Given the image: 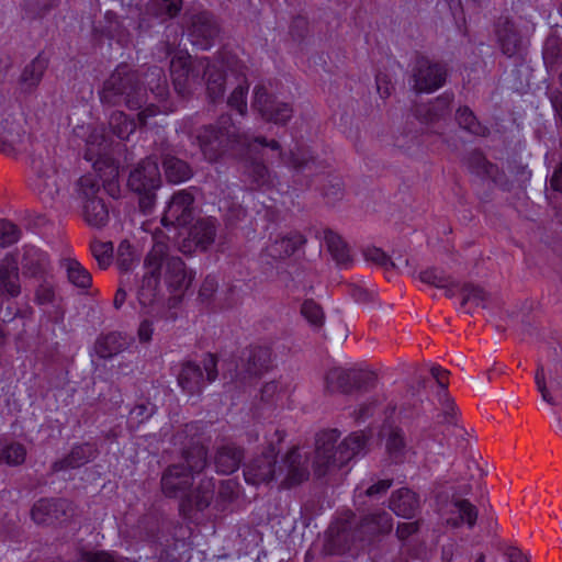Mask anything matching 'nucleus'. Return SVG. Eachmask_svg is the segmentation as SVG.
I'll return each instance as SVG.
<instances>
[{"mask_svg":"<svg viewBox=\"0 0 562 562\" xmlns=\"http://www.w3.org/2000/svg\"><path fill=\"white\" fill-rule=\"evenodd\" d=\"M325 243L333 259L338 266L348 267L352 261L348 245L333 231H325Z\"/></svg>","mask_w":562,"mask_h":562,"instance_id":"38","label":"nucleus"},{"mask_svg":"<svg viewBox=\"0 0 562 562\" xmlns=\"http://www.w3.org/2000/svg\"><path fill=\"white\" fill-rule=\"evenodd\" d=\"M21 15L26 20H36L46 15L56 4L57 0H14Z\"/></svg>","mask_w":562,"mask_h":562,"instance_id":"41","label":"nucleus"},{"mask_svg":"<svg viewBox=\"0 0 562 562\" xmlns=\"http://www.w3.org/2000/svg\"><path fill=\"white\" fill-rule=\"evenodd\" d=\"M159 7V14H166L169 18L176 16L181 8L182 0H154Z\"/></svg>","mask_w":562,"mask_h":562,"instance_id":"62","label":"nucleus"},{"mask_svg":"<svg viewBox=\"0 0 562 562\" xmlns=\"http://www.w3.org/2000/svg\"><path fill=\"white\" fill-rule=\"evenodd\" d=\"M127 184L134 192L156 191L160 184V171L156 160H142L130 173Z\"/></svg>","mask_w":562,"mask_h":562,"instance_id":"18","label":"nucleus"},{"mask_svg":"<svg viewBox=\"0 0 562 562\" xmlns=\"http://www.w3.org/2000/svg\"><path fill=\"white\" fill-rule=\"evenodd\" d=\"M72 513V504L67 499L42 498L33 505L31 516L38 525H49L66 519Z\"/></svg>","mask_w":562,"mask_h":562,"instance_id":"17","label":"nucleus"},{"mask_svg":"<svg viewBox=\"0 0 562 562\" xmlns=\"http://www.w3.org/2000/svg\"><path fill=\"white\" fill-rule=\"evenodd\" d=\"M310 454L292 448L278 465V479L282 488L300 485L310 477Z\"/></svg>","mask_w":562,"mask_h":562,"instance_id":"11","label":"nucleus"},{"mask_svg":"<svg viewBox=\"0 0 562 562\" xmlns=\"http://www.w3.org/2000/svg\"><path fill=\"white\" fill-rule=\"evenodd\" d=\"M25 137L24 126L13 119L0 121V151L12 154Z\"/></svg>","mask_w":562,"mask_h":562,"instance_id":"28","label":"nucleus"},{"mask_svg":"<svg viewBox=\"0 0 562 562\" xmlns=\"http://www.w3.org/2000/svg\"><path fill=\"white\" fill-rule=\"evenodd\" d=\"M220 34V26L212 13L201 11L189 18L187 35L190 43L199 49L211 48Z\"/></svg>","mask_w":562,"mask_h":562,"instance_id":"14","label":"nucleus"},{"mask_svg":"<svg viewBox=\"0 0 562 562\" xmlns=\"http://www.w3.org/2000/svg\"><path fill=\"white\" fill-rule=\"evenodd\" d=\"M392 529V518L386 512L368 515L359 524L358 532L361 540L369 539Z\"/></svg>","mask_w":562,"mask_h":562,"instance_id":"31","label":"nucleus"},{"mask_svg":"<svg viewBox=\"0 0 562 562\" xmlns=\"http://www.w3.org/2000/svg\"><path fill=\"white\" fill-rule=\"evenodd\" d=\"M238 496V483L234 480H224L221 482L215 507L224 510L226 506L233 503Z\"/></svg>","mask_w":562,"mask_h":562,"instance_id":"51","label":"nucleus"},{"mask_svg":"<svg viewBox=\"0 0 562 562\" xmlns=\"http://www.w3.org/2000/svg\"><path fill=\"white\" fill-rule=\"evenodd\" d=\"M145 97V90L138 85L136 72L132 71L127 65H120L113 71L105 80L100 94L101 101L109 105L124 103L131 110H140L137 117L142 125L147 123L148 117L158 113V109L153 104L143 109L146 103Z\"/></svg>","mask_w":562,"mask_h":562,"instance_id":"1","label":"nucleus"},{"mask_svg":"<svg viewBox=\"0 0 562 562\" xmlns=\"http://www.w3.org/2000/svg\"><path fill=\"white\" fill-rule=\"evenodd\" d=\"M453 506L459 513V517L447 519V525L458 528L465 522L469 528H473L477 520V508L468 499H456Z\"/></svg>","mask_w":562,"mask_h":562,"instance_id":"42","label":"nucleus"},{"mask_svg":"<svg viewBox=\"0 0 562 562\" xmlns=\"http://www.w3.org/2000/svg\"><path fill=\"white\" fill-rule=\"evenodd\" d=\"M128 347V341L121 333L101 335L94 342V351L102 359H110Z\"/></svg>","mask_w":562,"mask_h":562,"instance_id":"32","label":"nucleus"},{"mask_svg":"<svg viewBox=\"0 0 562 562\" xmlns=\"http://www.w3.org/2000/svg\"><path fill=\"white\" fill-rule=\"evenodd\" d=\"M418 279L423 283L432 285L435 288L446 289L448 296L453 295L452 291L449 289L450 284L452 283L450 277L437 268H428L422 271L418 274Z\"/></svg>","mask_w":562,"mask_h":562,"instance_id":"48","label":"nucleus"},{"mask_svg":"<svg viewBox=\"0 0 562 562\" xmlns=\"http://www.w3.org/2000/svg\"><path fill=\"white\" fill-rule=\"evenodd\" d=\"M432 445L431 440L419 439L412 431L408 440L404 429L397 426L390 427L385 438L386 452L395 462H404L408 453L415 454L418 449L428 457Z\"/></svg>","mask_w":562,"mask_h":562,"instance_id":"10","label":"nucleus"},{"mask_svg":"<svg viewBox=\"0 0 562 562\" xmlns=\"http://www.w3.org/2000/svg\"><path fill=\"white\" fill-rule=\"evenodd\" d=\"M456 119L461 128L473 135L485 136L487 133V128L476 120L474 113L468 106L459 108Z\"/></svg>","mask_w":562,"mask_h":562,"instance_id":"47","label":"nucleus"},{"mask_svg":"<svg viewBox=\"0 0 562 562\" xmlns=\"http://www.w3.org/2000/svg\"><path fill=\"white\" fill-rule=\"evenodd\" d=\"M46 69V61L43 58L36 57L27 64L20 77L21 89L30 92L38 86Z\"/></svg>","mask_w":562,"mask_h":562,"instance_id":"40","label":"nucleus"},{"mask_svg":"<svg viewBox=\"0 0 562 562\" xmlns=\"http://www.w3.org/2000/svg\"><path fill=\"white\" fill-rule=\"evenodd\" d=\"M162 166L169 182L180 183L192 177V170L188 162L172 155H166L164 157Z\"/></svg>","mask_w":562,"mask_h":562,"instance_id":"36","label":"nucleus"},{"mask_svg":"<svg viewBox=\"0 0 562 562\" xmlns=\"http://www.w3.org/2000/svg\"><path fill=\"white\" fill-rule=\"evenodd\" d=\"M42 283L37 286L35 292V301L41 304H50L55 299V288L49 277L42 278Z\"/></svg>","mask_w":562,"mask_h":562,"instance_id":"59","label":"nucleus"},{"mask_svg":"<svg viewBox=\"0 0 562 562\" xmlns=\"http://www.w3.org/2000/svg\"><path fill=\"white\" fill-rule=\"evenodd\" d=\"M392 486V480H380L376 483L372 484L364 491L361 487L356 488L355 499L357 503H362V498L364 496L375 497L382 494H385L387 490Z\"/></svg>","mask_w":562,"mask_h":562,"instance_id":"58","label":"nucleus"},{"mask_svg":"<svg viewBox=\"0 0 562 562\" xmlns=\"http://www.w3.org/2000/svg\"><path fill=\"white\" fill-rule=\"evenodd\" d=\"M249 86L245 81L239 83L228 97L227 103L232 109L238 111L240 115H245L247 113V93Z\"/></svg>","mask_w":562,"mask_h":562,"instance_id":"54","label":"nucleus"},{"mask_svg":"<svg viewBox=\"0 0 562 562\" xmlns=\"http://www.w3.org/2000/svg\"><path fill=\"white\" fill-rule=\"evenodd\" d=\"M21 267L25 277L37 280L50 277V261L48 256L34 246L23 247Z\"/></svg>","mask_w":562,"mask_h":562,"instance_id":"19","label":"nucleus"},{"mask_svg":"<svg viewBox=\"0 0 562 562\" xmlns=\"http://www.w3.org/2000/svg\"><path fill=\"white\" fill-rule=\"evenodd\" d=\"M271 362V351L268 347L256 346L247 351L245 372L249 376H257L268 370Z\"/></svg>","mask_w":562,"mask_h":562,"instance_id":"33","label":"nucleus"},{"mask_svg":"<svg viewBox=\"0 0 562 562\" xmlns=\"http://www.w3.org/2000/svg\"><path fill=\"white\" fill-rule=\"evenodd\" d=\"M452 101L453 94L443 93L428 104L417 106L416 116L425 123L439 122L449 116Z\"/></svg>","mask_w":562,"mask_h":562,"instance_id":"24","label":"nucleus"},{"mask_svg":"<svg viewBox=\"0 0 562 562\" xmlns=\"http://www.w3.org/2000/svg\"><path fill=\"white\" fill-rule=\"evenodd\" d=\"M97 453L95 447L91 443L78 445L65 458L54 462L52 468L55 472L77 469L93 460Z\"/></svg>","mask_w":562,"mask_h":562,"instance_id":"27","label":"nucleus"},{"mask_svg":"<svg viewBox=\"0 0 562 562\" xmlns=\"http://www.w3.org/2000/svg\"><path fill=\"white\" fill-rule=\"evenodd\" d=\"M154 244L144 259V274L137 289V301L143 308H153L162 300L160 281L165 279L170 254L167 237L162 233L153 235Z\"/></svg>","mask_w":562,"mask_h":562,"instance_id":"3","label":"nucleus"},{"mask_svg":"<svg viewBox=\"0 0 562 562\" xmlns=\"http://www.w3.org/2000/svg\"><path fill=\"white\" fill-rule=\"evenodd\" d=\"M488 295L480 286L473 284H464L462 288V306L472 304L476 307H486Z\"/></svg>","mask_w":562,"mask_h":562,"instance_id":"53","label":"nucleus"},{"mask_svg":"<svg viewBox=\"0 0 562 562\" xmlns=\"http://www.w3.org/2000/svg\"><path fill=\"white\" fill-rule=\"evenodd\" d=\"M144 83L159 99H164L168 93L167 79L160 67H150L144 75Z\"/></svg>","mask_w":562,"mask_h":562,"instance_id":"45","label":"nucleus"},{"mask_svg":"<svg viewBox=\"0 0 562 562\" xmlns=\"http://www.w3.org/2000/svg\"><path fill=\"white\" fill-rule=\"evenodd\" d=\"M194 196L189 190H179L171 196L164 212L161 223L168 226H184L193 217Z\"/></svg>","mask_w":562,"mask_h":562,"instance_id":"16","label":"nucleus"},{"mask_svg":"<svg viewBox=\"0 0 562 562\" xmlns=\"http://www.w3.org/2000/svg\"><path fill=\"white\" fill-rule=\"evenodd\" d=\"M502 52L507 56H514L520 49L521 41L518 32L508 21L497 31Z\"/></svg>","mask_w":562,"mask_h":562,"instance_id":"43","label":"nucleus"},{"mask_svg":"<svg viewBox=\"0 0 562 562\" xmlns=\"http://www.w3.org/2000/svg\"><path fill=\"white\" fill-rule=\"evenodd\" d=\"M196 142L210 162L217 161L228 149H250V136L240 133L228 115L222 116L216 125L203 126Z\"/></svg>","mask_w":562,"mask_h":562,"instance_id":"4","label":"nucleus"},{"mask_svg":"<svg viewBox=\"0 0 562 562\" xmlns=\"http://www.w3.org/2000/svg\"><path fill=\"white\" fill-rule=\"evenodd\" d=\"M100 188V179L95 173L85 175L76 183V192L82 204L88 200L100 199L98 196Z\"/></svg>","mask_w":562,"mask_h":562,"instance_id":"44","label":"nucleus"},{"mask_svg":"<svg viewBox=\"0 0 562 562\" xmlns=\"http://www.w3.org/2000/svg\"><path fill=\"white\" fill-rule=\"evenodd\" d=\"M19 261L13 254H7L0 261V294L16 297L21 293Z\"/></svg>","mask_w":562,"mask_h":562,"instance_id":"20","label":"nucleus"},{"mask_svg":"<svg viewBox=\"0 0 562 562\" xmlns=\"http://www.w3.org/2000/svg\"><path fill=\"white\" fill-rule=\"evenodd\" d=\"M81 560L82 562H126L106 552H85Z\"/></svg>","mask_w":562,"mask_h":562,"instance_id":"64","label":"nucleus"},{"mask_svg":"<svg viewBox=\"0 0 562 562\" xmlns=\"http://www.w3.org/2000/svg\"><path fill=\"white\" fill-rule=\"evenodd\" d=\"M446 80L447 69L443 65L420 56L412 67L408 82L416 93H432L441 88Z\"/></svg>","mask_w":562,"mask_h":562,"instance_id":"9","label":"nucleus"},{"mask_svg":"<svg viewBox=\"0 0 562 562\" xmlns=\"http://www.w3.org/2000/svg\"><path fill=\"white\" fill-rule=\"evenodd\" d=\"M244 459V450L234 443H225L217 448L214 457L216 471L221 474H232L238 470Z\"/></svg>","mask_w":562,"mask_h":562,"instance_id":"26","label":"nucleus"},{"mask_svg":"<svg viewBox=\"0 0 562 562\" xmlns=\"http://www.w3.org/2000/svg\"><path fill=\"white\" fill-rule=\"evenodd\" d=\"M91 251L98 265L104 269L112 261L113 247L111 243L94 241L91 245Z\"/></svg>","mask_w":562,"mask_h":562,"instance_id":"57","label":"nucleus"},{"mask_svg":"<svg viewBox=\"0 0 562 562\" xmlns=\"http://www.w3.org/2000/svg\"><path fill=\"white\" fill-rule=\"evenodd\" d=\"M26 450L19 442H0V464L20 465L25 461Z\"/></svg>","mask_w":562,"mask_h":562,"instance_id":"46","label":"nucleus"},{"mask_svg":"<svg viewBox=\"0 0 562 562\" xmlns=\"http://www.w3.org/2000/svg\"><path fill=\"white\" fill-rule=\"evenodd\" d=\"M61 267L66 270L68 281L77 288L88 289L92 284L90 272L74 258L61 260Z\"/></svg>","mask_w":562,"mask_h":562,"instance_id":"37","label":"nucleus"},{"mask_svg":"<svg viewBox=\"0 0 562 562\" xmlns=\"http://www.w3.org/2000/svg\"><path fill=\"white\" fill-rule=\"evenodd\" d=\"M217 361L215 356L209 353L203 359V368L194 362L183 364L178 376V383L186 392L199 393L205 383L214 382L217 378Z\"/></svg>","mask_w":562,"mask_h":562,"instance_id":"12","label":"nucleus"},{"mask_svg":"<svg viewBox=\"0 0 562 562\" xmlns=\"http://www.w3.org/2000/svg\"><path fill=\"white\" fill-rule=\"evenodd\" d=\"M194 279V272L187 268L184 261L179 256H173L167 262L165 270V283L171 292L186 291Z\"/></svg>","mask_w":562,"mask_h":562,"instance_id":"21","label":"nucleus"},{"mask_svg":"<svg viewBox=\"0 0 562 562\" xmlns=\"http://www.w3.org/2000/svg\"><path fill=\"white\" fill-rule=\"evenodd\" d=\"M201 79L205 80L207 97L212 102L221 100L225 93V74L220 61L207 58V69H202Z\"/></svg>","mask_w":562,"mask_h":562,"instance_id":"25","label":"nucleus"},{"mask_svg":"<svg viewBox=\"0 0 562 562\" xmlns=\"http://www.w3.org/2000/svg\"><path fill=\"white\" fill-rule=\"evenodd\" d=\"M21 238V229L8 220H0V247H8Z\"/></svg>","mask_w":562,"mask_h":562,"instance_id":"55","label":"nucleus"},{"mask_svg":"<svg viewBox=\"0 0 562 562\" xmlns=\"http://www.w3.org/2000/svg\"><path fill=\"white\" fill-rule=\"evenodd\" d=\"M183 463L169 465L161 476V491L167 497H182L192 486L194 473H200L207 464L204 446L192 441L182 450Z\"/></svg>","mask_w":562,"mask_h":562,"instance_id":"5","label":"nucleus"},{"mask_svg":"<svg viewBox=\"0 0 562 562\" xmlns=\"http://www.w3.org/2000/svg\"><path fill=\"white\" fill-rule=\"evenodd\" d=\"M374 382L375 374L373 372L342 368H333L325 376L326 389L329 392L348 393L352 389L372 386Z\"/></svg>","mask_w":562,"mask_h":562,"instance_id":"15","label":"nucleus"},{"mask_svg":"<svg viewBox=\"0 0 562 562\" xmlns=\"http://www.w3.org/2000/svg\"><path fill=\"white\" fill-rule=\"evenodd\" d=\"M301 314L315 330L325 324V313L322 306L313 300H305L301 305Z\"/></svg>","mask_w":562,"mask_h":562,"instance_id":"49","label":"nucleus"},{"mask_svg":"<svg viewBox=\"0 0 562 562\" xmlns=\"http://www.w3.org/2000/svg\"><path fill=\"white\" fill-rule=\"evenodd\" d=\"M339 432L330 429L318 434L313 461L316 476H324L346 465L358 456L366 446L363 434L353 432L337 445Z\"/></svg>","mask_w":562,"mask_h":562,"instance_id":"2","label":"nucleus"},{"mask_svg":"<svg viewBox=\"0 0 562 562\" xmlns=\"http://www.w3.org/2000/svg\"><path fill=\"white\" fill-rule=\"evenodd\" d=\"M31 189L45 204H54L67 186V178L49 157H35L32 160Z\"/></svg>","mask_w":562,"mask_h":562,"instance_id":"6","label":"nucleus"},{"mask_svg":"<svg viewBox=\"0 0 562 562\" xmlns=\"http://www.w3.org/2000/svg\"><path fill=\"white\" fill-rule=\"evenodd\" d=\"M278 451L271 442L267 449L260 454L252 458L244 467V476L247 483L252 485L268 484L278 479L277 464Z\"/></svg>","mask_w":562,"mask_h":562,"instance_id":"13","label":"nucleus"},{"mask_svg":"<svg viewBox=\"0 0 562 562\" xmlns=\"http://www.w3.org/2000/svg\"><path fill=\"white\" fill-rule=\"evenodd\" d=\"M155 413V406L151 404H138L135 405L131 412V418L135 419L137 424H142L145 420L149 419Z\"/></svg>","mask_w":562,"mask_h":562,"instance_id":"61","label":"nucleus"},{"mask_svg":"<svg viewBox=\"0 0 562 562\" xmlns=\"http://www.w3.org/2000/svg\"><path fill=\"white\" fill-rule=\"evenodd\" d=\"M216 236V220L213 217L200 218L190 229V238L202 249L214 243Z\"/></svg>","mask_w":562,"mask_h":562,"instance_id":"35","label":"nucleus"},{"mask_svg":"<svg viewBox=\"0 0 562 562\" xmlns=\"http://www.w3.org/2000/svg\"><path fill=\"white\" fill-rule=\"evenodd\" d=\"M390 508L404 518H412L419 509L417 494L408 488L395 491L390 498Z\"/></svg>","mask_w":562,"mask_h":562,"instance_id":"29","label":"nucleus"},{"mask_svg":"<svg viewBox=\"0 0 562 562\" xmlns=\"http://www.w3.org/2000/svg\"><path fill=\"white\" fill-rule=\"evenodd\" d=\"M202 69H207V57L191 59L186 52H177L170 61V75L175 90L182 97L201 86Z\"/></svg>","mask_w":562,"mask_h":562,"instance_id":"7","label":"nucleus"},{"mask_svg":"<svg viewBox=\"0 0 562 562\" xmlns=\"http://www.w3.org/2000/svg\"><path fill=\"white\" fill-rule=\"evenodd\" d=\"M82 213L86 223L94 228H101L106 225L110 213L102 199L88 200L82 205Z\"/></svg>","mask_w":562,"mask_h":562,"instance_id":"34","label":"nucleus"},{"mask_svg":"<svg viewBox=\"0 0 562 562\" xmlns=\"http://www.w3.org/2000/svg\"><path fill=\"white\" fill-rule=\"evenodd\" d=\"M251 106L262 120L276 125L288 124L294 112L291 103L280 100L265 83L255 86Z\"/></svg>","mask_w":562,"mask_h":562,"instance_id":"8","label":"nucleus"},{"mask_svg":"<svg viewBox=\"0 0 562 562\" xmlns=\"http://www.w3.org/2000/svg\"><path fill=\"white\" fill-rule=\"evenodd\" d=\"M247 173L251 181L258 188H270L273 187L274 177L270 173L268 167L259 161H252L247 167Z\"/></svg>","mask_w":562,"mask_h":562,"instance_id":"50","label":"nucleus"},{"mask_svg":"<svg viewBox=\"0 0 562 562\" xmlns=\"http://www.w3.org/2000/svg\"><path fill=\"white\" fill-rule=\"evenodd\" d=\"M215 483L211 477L202 479L196 488L181 502V510L188 515L193 508L204 510L214 497Z\"/></svg>","mask_w":562,"mask_h":562,"instance_id":"23","label":"nucleus"},{"mask_svg":"<svg viewBox=\"0 0 562 562\" xmlns=\"http://www.w3.org/2000/svg\"><path fill=\"white\" fill-rule=\"evenodd\" d=\"M252 143H257L261 146L269 147L272 150L279 151L280 159L283 164L291 166L295 170L310 169L315 165V159L304 150L292 151L290 155H285L281 150L280 144L276 139L268 140L266 137L259 136L250 137V147Z\"/></svg>","mask_w":562,"mask_h":562,"instance_id":"22","label":"nucleus"},{"mask_svg":"<svg viewBox=\"0 0 562 562\" xmlns=\"http://www.w3.org/2000/svg\"><path fill=\"white\" fill-rule=\"evenodd\" d=\"M109 124L112 132L121 139H126L135 130V123L130 121L123 112L112 113Z\"/></svg>","mask_w":562,"mask_h":562,"instance_id":"52","label":"nucleus"},{"mask_svg":"<svg viewBox=\"0 0 562 562\" xmlns=\"http://www.w3.org/2000/svg\"><path fill=\"white\" fill-rule=\"evenodd\" d=\"M85 158L89 161H97L106 155L110 148V140L105 136L103 128H94L86 142Z\"/></svg>","mask_w":562,"mask_h":562,"instance_id":"39","label":"nucleus"},{"mask_svg":"<svg viewBox=\"0 0 562 562\" xmlns=\"http://www.w3.org/2000/svg\"><path fill=\"white\" fill-rule=\"evenodd\" d=\"M440 404L441 413L437 415L438 423L457 426L458 412L453 400H451L448 394L445 393L440 398Z\"/></svg>","mask_w":562,"mask_h":562,"instance_id":"56","label":"nucleus"},{"mask_svg":"<svg viewBox=\"0 0 562 562\" xmlns=\"http://www.w3.org/2000/svg\"><path fill=\"white\" fill-rule=\"evenodd\" d=\"M535 380H536L537 389L542 396V400L546 401L547 403L553 405L554 401L547 389L546 373H544L543 366L538 367V369L536 371Z\"/></svg>","mask_w":562,"mask_h":562,"instance_id":"63","label":"nucleus"},{"mask_svg":"<svg viewBox=\"0 0 562 562\" xmlns=\"http://www.w3.org/2000/svg\"><path fill=\"white\" fill-rule=\"evenodd\" d=\"M305 238L297 232H291L286 235L278 237L267 247V252L271 258L284 259L292 256L302 245Z\"/></svg>","mask_w":562,"mask_h":562,"instance_id":"30","label":"nucleus"},{"mask_svg":"<svg viewBox=\"0 0 562 562\" xmlns=\"http://www.w3.org/2000/svg\"><path fill=\"white\" fill-rule=\"evenodd\" d=\"M364 259L369 262L375 263L384 268H396V263L393 262L390 257L380 248L368 247L363 251Z\"/></svg>","mask_w":562,"mask_h":562,"instance_id":"60","label":"nucleus"}]
</instances>
